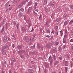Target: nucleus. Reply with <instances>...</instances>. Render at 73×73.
Returning a JSON list of instances; mask_svg holds the SVG:
<instances>
[{
    "mask_svg": "<svg viewBox=\"0 0 73 73\" xmlns=\"http://www.w3.org/2000/svg\"><path fill=\"white\" fill-rule=\"evenodd\" d=\"M28 71L29 73H33L34 70L33 69H29L28 70Z\"/></svg>",
    "mask_w": 73,
    "mask_h": 73,
    "instance_id": "16",
    "label": "nucleus"
},
{
    "mask_svg": "<svg viewBox=\"0 0 73 73\" xmlns=\"http://www.w3.org/2000/svg\"><path fill=\"white\" fill-rule=\"evenodd\" d=\"M19 11L21 12H24V10L23 8H20L19 9Z\"/></svg>",
    "mask_w": 73,
    "mask_h": 73,
    "instance_id": "22",
    "label": "nucleus"
},
{
    "mask_svg": "<svg viewBox=\"0 0 73 73\" xmlns=\"http://www.w3.org/2000/svg\"><path fill=\"white\" fill-rule=\"evenodd\" d=\"M49 61H50V65L51 66L52 64V63L53 62V57H52V56L50 55L48 58Z\"/></svg>",
    "mask_w": 73,
    "mask_h": 73,
    "instance_id": "4",
    "label": "nucleus"
},
{
    "mask_svg": "<svg viewBox=\"0 0 73 73\" xmlns=\"http://www.w3.org/2000/svg\"><path fill=\"white\" fill-rule=\"evenodd\" d=\"M31 26H32V24H31V23H29V24L28 25L27 27L29 28H30V27H31Z\"/></svg>",
    "mask_w": 73,
    "mask_h": 73,
    "instance_id": "29",
    "label": "nucleus"
},
{
    "mask_svg": "<svg viewBox=\"0 0 73 73\" xmlns=\"http://www.w3.org/2000/svg\"><path fill=\"white\" fill-rule=\"evenodd\" d=\"M73 21L72 20H71V21L69 23V25H71V24H72V23H73Z\"/></svg>",
    "mask_w": 73,
    "mask_h": 73,
    "instance_id": "35",
    "label": "nucleus"
},
{
    "mask_svg": "<svg viewBox=\"0 0 73 73\" xmlns=\"http://www.w3.org/2000/svg\"><path fill=\"white\" fill-rule=\"evenodd\" d=\"M20 57L21 58H24V56L23 55L21 54L20 55Z\"/></svg>",
    "mask_w": 73,
    "mask_h": 73,
    "instance_id": "27",
    "label": "nucleus"
},
{
    "mask_svg": "<svg viewBox=\"0 0 73 73\" xmlns=\"http://www.w3.org/2000/svg\"><path fill=\"white\" fill-rule=\"evenodd\" d=\"M33 39L32 38H29V41H32L33 40Z\"/></svg>",
    "mask_w": 73,
    "mask_h": 73,
    "instance_id": "25",
    "label": "nucleus"
},
{
    "mask_svg": "<svg viewBox=\"0 0 73 73\" xmlns=\"http://www.w3.org/2000/svg\"><path fill=\"white\" fill-rule=\"evenodd\" d=\"M36 36V35L35 34H34V35H33V38L34 40L35 39V36Z\"/></svg>",
    "mask_w": 73,
    "mask_h": 73,
    "instance_id": "48",
    "label": "nucleus"
},
{
    "mask_svg": "<svg viewBox=\"0 0 73 73\" xmlns=\"http://www.w3.org/2000/svg\"><path fill=\"white\" fill-rule=\"evenodd\" d=\"M37 4H38V3H37V2L35 3L34 5V8H36V7H37Z\"/></svg>",
    "mask_w": 73,
    "mask_h": 73,
    "instance_id": "31",
    "label": "nucleus"
},
{
    "mask_svg": "<svg viewBox=\"0 0 73 73\" xmlns=\"http://www.w3.org/2000/svg\"><path fill=\"white\" fill-rule=\"evenodd\" d=\"M19 16V17H21V16H22V13H19V14L18 15Z\"/></svg>",
    "mask_w": 73,
    "mask_h": 73,
    "instance_id": "36",
    "label": "nucleus"
},
{
    "mask_svg": "<svg viewBox=\"0 0 73 73\" xmlns=\"http://www.w3.org/2000/svg\"><path fill=\"white\" fill-rule=\"evenodd\" d=\"M1 52L3 55H5L6 54V52L3 49L1 50Z\"/></svg>",
    "mask_w": 73,
    "mask_h": 73,
    "instance_id": "15",
    "label": "nucleus"
},
{
    "mask_svg": "<svg viewBox=\"0 0 73 73\" xmlns=\"http://www.w3.org/2000/svg\"><path fill=\"white\" fill-rule=\"evenodd\" d=\"M25 50L23 49H22L20 50H19L18 52V54H22V53H25Z\"/></svg>",
    "mask_w": 73,
    "mask_h": 73,
    "instance_id": "6",
    "label": "nucleus"
},
{
    "mask_svg": "<svg viewBox=\"0 0 73 73\" xmlns=\"http://www.w3.org/2000/svg\"><path fill=\"white\" fill-rule=\"evenodd\" d=\"M55 44L56 46H58V45L59 44V42H56L55 43Z\"/></svg>",
    "mask_w": 73,
    "mask_h": 73,
    "instance_id": "37",
    "label": "nucleus"
},
{
    "mask_svg": "<svg viewBox=\"0 0 73 73\" xmlns=\"http://www.w3.org/2000/svg\"><path fill=\"white\" fill-rule=\"evenodd\" d=\"M34 9L36 11V12H38V9H36V8L34 7Z\"/></svg>",
    "mask_w": 73,
    "mask_h": 73,
    "instance_id": "51",
    "label": "nucleus"
},
{
    "mask_svg": "<svg viewBox=\"0 0 73 73\" xmlns=\"http://www.w3.org/2000/svg\"><path fill=\"white\" fill-rule=\"evenodd\" d=\"M23 5H24V2H22L21 4L17 6L16 7V8H17V9L18 8H19V9L20 8H21V7H23Z\"/></svg>",
    "mask_w": 73,
    "mask_h": 73,
    "instance_id": "5",
    "label": "nucleus"
},
{
    "mask_svg": "<svg viewBox=\"0 0 73 73\" xmlns=\"http://www.w3.org/2000/svg\"><path fill=\"white\" fill-rule=\"evenodd\" d=\"M19 23H18L17 25H16L17 29H18L19 28Z\"/></svg>",
    "mask_w": 73,
    "mask_h": 73,
    "instance_id": "55",
    "label": "nucleus"
},
{
    "mask_svg": "<svg viewBox=\"0 0 73 73\" xmlns=\"http://www.w3.org/2000/svg\"><path fill=\"white\" fill-rule=\"evenodd\" d=\"M70 9H73V5H70Z\"/></svg>",
    "mask_w": 73,
    "mask_h": 73,
    "instance_id": "32",
    "label": "nucleus"
},
{
    "mask_svg": "<svg viewBox=\"0 0 73 73\" xmlns=\"http://www.w3.org/2000/svg\"><path fill=\"white\" fill-rule=\"evenodd\" d=\"M12 47L13 48H15V44H13V43L12 44Z\"/></svg>",
    "mask_w": 73,
    "mask_h": 73,
    "instance_id": "50",
    "label": "nucleus"
},
{
    "mask_svg": "<svg viewBox=\"0 0 73 73\" xmlns=\"http://www.w3.org/2000/svg\"><path fill=\"white\" fill-rule=\"evenodd\" d=\"M31 48H33V49H35V45H34L33 46L31 47Z\"/></svg>",
    "mask_w": 73,
    "mask_h": 73,
    "instance_id": "57",
    "label": "nucleus"
},
{
    "mask_svg": "<svg viewBox=\"0 0 73 73\" xmlns=\"http://www.w3.org/2000/svg\"><path fill=\"white\" fill-rule=\"evenodd\" d=\"M55 1H52L50 3V5L51 7H53L54 5L55 4Z\"/></svg>",
    "mask_w": 73,
    "mask_h": 73,
    "instance_id": "7",
    "label": "nucleus"
},
{
    "mask_svg": "<svg viewBox=\"0 0 73 73\" xmlns=\"http://www.w3.org/2000/svg\"><path fill=\"white\" fill-rule=\"evenodd\" d=\"M61 20V19L60 18H57L56 20H55V22L57 23V22H59V21H60Z\"/></svg>",
    "mask_w": 73,
    "mask_h": 73,
    "instance_id": "14",
    "label": "nucleus"
},
{
    "mask_svg": "<svg viewBox=\"0 0 73 73\" xmlns=\"http://www.w3.org/2000/svg\"><path fill=\"white\" fill-rule=\"evenodd\" d=\"M44 72L45 73H46V69H45L44 71Z\"/></svg>",
    "mask_w": 73,
    "mask_h": 73,
    "instance_id": "64",
    "label": "nucleus"
},
{
    "mask_svg": "<svg viewBox=\"0 0 73 73\" xmlns=\"http://www.w3.org/2000/svg\"><path fill=\"white\" fill-rule=\"evenodd\" d=\"M36 47L38 49H40V48H41V45L40 44V43L37 42V46Z\"/></svg>",
    "mask_w": 73,
    "mask_h": 73,
    "instance_id": "10",
    "label": "nucleus"
},
{
    "mask_svg": "<svg viewBox=\"0 0 73 73\" xmlns=\"http://www.w3.org/2000/svg\"><path fill=\"white\" fill-rule=\"evenodd\" d=\"M4 31V27H3V28L2 29V30L1 31L0 33H3V32Z\"/></svg>",
    "mask_w": 73,
    "mask_h": 73,
    "instance_id": "28",
    "label": "nucleus"
},
{
    "mask_svg": "<svg viewBox=\"0 0 73 73\" xmlns=\"http://www.w3.org/2000/svg\"><path fill=\"white\" fill-rule=\"evenodd\" d=\"M9 40H10V38H9V37L5 36L4 37L3 40L4 42H6L7 41H9Z\"/></svg>",
    "mask_w": 73,
    "mask_h": 73,
    "instance_id": "3",
    "label": "nucleus"
},
{
    "mask_svg": "<svg viewBox=\"0 0 73 73\" xmlns=\"http://www.w3.org/2000/svg\"><path fill=\"white\" fill-rule=\"evenodd\" d=\"M20 1V0H14L13 1V3L14 4H15V3H16L17 2H19Z\"/></svg>",
    "mask_w": 73,
    "mask_h": 73,
    "instance_id": "24",
    "label": "nucleus"
},
{
    "mask_svg": "<svg viewBox=\"0 0 73 73\" xmlns=\"http://www.w3.org/2000/svg\"><path fill=\"white\" fill-rule=\"evenodd\" d=\"M24 1V3L25 4H27V3H28V1L27 0H26L25 1Z\"/></svg>",
    "mask_w": 73,
    "mask_h": 73,
    "instance_id": "53",
    "label": "nucleus"
},
{
    "mask_svg": "<svg viewBox=\"0 0 73 73\" xmlns=\"http://www.w3.org/2000/svg\"><path fill=\"white\" fill-rule=\"evenodd\" d=\"M65 71L66 72H67L68 71V68L67 67H65Z\"/></svg>",
    "mask_w": 73,
    "mask_h": 73,
    "instance_id": "41",
    "label": "nucleus"
},
{
    "mask_svg": "<svg viewBox=\"0 0 73 73\" xmlns=\"http://www.w3.org/2000/svg\"><path fill=\"white\" fill-rule=\"evenodd\" d=\"M63 43L64 44H66V39H63Z\"/></svg>",
    "mask_w": 73,
    "mask_h": 73,
    "instance_id": "33",
    "label": "nucleus"
},
{
    "mask_svg": "<svg viewBox=\"0 0 73 73\" xmlns=\"http://www.w3.org/2000/svg\"><path fill=\"white\" fill-rule=\"evenodd\" d=\"M47 3H48V1L46 0H44V3L45 4H47Z\"/></svg>",
    "mask_w": 73,
    "mask_h": 73,
    "instance_id": "38",
    "label": "nucleus"
},
{
    "mask_svg": "<svg viewBox=\"0 0 73 73\" xmlns=\"http://www.w3.org/2000/svg\"><path fill=\"white\" fill-rule=\"evenodd\" d=\"M51 52L52 53H56L57 52V49L56 48H55L54 49H53L52 50H51Z\"/></svg>",
    "mask_w": 73,
    "mask_h": 73,
    "instance_id": "12",
    "label": "nucleus"
},
{
    "mask_svg": "<svg viewBox=\"0 0 73 73\" xmlns=\"http://www.w3.org/2000/svg\"><path fill=\"white\" fill-rule=\"evenodd\" d=\"M56 32H55V34L56 35V36H58V31H57V30H56Z\"/></svg>",
    "mask_w": 73,
    "mask_h": 73,
    "instance_id": "45",
    "label": "nucleus"
},
{
    "mask_svg": "<svg viewBox=\"0 0 73 73\" xmlns=\"http://www.w3.org/2000/svg\"><path fill=\"white\" fill-rule=\"evenodd\" d=\"M65 47H66V45H64L63 46V47H62V49H64V48H65Z\"/></svg>",
    "mask_w": 73,
    "mask_h": 73,
    "instance_id": "54",
    "label": "nucleus"
},
{
    "mask_svg": "<svg viewBox=\"0 0 73 73\" xmlns=\"http://www.w3.org/2000/svg\"><path fill=\"white\" fill-rule=\"evenodd\" d=\"M46 37H47L48 38H50V36L49 35H47L46 36Z\"/></svg>",
    "mask_w": 73,
    "mask_h": 73,
    "instance_id": "60",
    "label": "nucleus"
},
{
    "mask_svg": "<svg viewBox=\"0 0 73 73\" xmlns=\"http://www.w3.org/2000/svg\"><path fill=\"white\" fill-rule=\"evenodd\" d=\"M67 35H65L64 36V38H66V37H67Z\"/></svg>",
    "mask_w": 73,
    "mask_h": 73,
    "instance_id": "58",
    "label": "nucleus"
},
{
    "mask_svg": "<svg viewBox=\"0 0 73 73\" xmlns=\"http://www.w3.org/2000/svg\"><path fill=\"white\" fill-rule=\"evenodd\" d=\"M44 66H45V68H48L49 67V64H45L44 65Z\"/></svg>",
    "mask_w": 73,
    "mask_h": 73,
    "instance_id": "18",
    "label": "nucleus"
},
{
    "mask_svg": "<svg viewBox=\"0 0 73 73\" xmlns=\"http://www.w3.org/2000/svg\"><path fill=\"white\" fill-rule=\"evenodd\" d=\"M9 48V46L7 45H5V46H2V49H7Z\"/></svg>",
    "mask_w": 73,
    "mask_h": 73,
    "instance_id": "11",
    "label": "nucleus"
},
{
    "mask_svg": "<svg viewBox=\"0 0 73 73\" xmlns=\"http://www.w3.org/2000/svg\"><path fill=\"white\" fill-rule=\"evenodd\" d=\"M46 33H49V34L50 33V30L49 29H46Z\"/></svg>",
    "mask_w": 73,
    "mask_h": 73,
    "instance_id": "19",
    "label": "nucleus"
},
{
    "mask_svg": "<svg viewBox=\"0 0 73 73\" xmlns=\"http://www.w3.org/2000/svg\"><path fill=\"white\" fill-rule=\"evenodd\" d=\"M55 45V44L53 42H52L51 43H49L48 44H47L46 45V47L47 48H48L49 49H50V47L51 46H54V45Z\"/></svg>",
    "mask_w": 73,
    "mask_h": 73,
    "instance_id": "2",
    "label": "nucleus"
},
{
    "mask_svg": "<svg viewBox=\"0 0 73 73\" xmlns=\"http://www.w3.org/2000/svg\"><path fill=\"white\" fill-rule=\"evenodd\" d=\"M70 66L71 67V68L73 67V62L72 61H71L70 62Z\"/></svg>",
    "mask_w": 73,
    "mask_h": 73,
    "instance_id": "30",
    "label": "nucleus"
},
{
    "mask_svg": "<svg viewBox=\"0 0 73 73\" xmlns=\"http://www.w3.org/2000/svg\"><path fill=\"white\" fill-rule=\"evenodd\" d=\"M24 20H25L27 18V17L26 16V15H25L24 16Z\"/></svg>",
    "mask_w": 73,
    "mask_h": 73,
    "instance_id": "47",
    "label": "nucleus"
},
{
    "mask_svg": "<svg viewBox=\"0 0 73 73\" xmlns=\"http://www.w3.org/2000/svg\"><path fill=\"white\" fill-rule=\"evenodd\" d=\"M58 50L59 52H61V50H62V49L61 46H60L58 48Z\"/></svg>",
    "mask_w": 73,
    "mask_h": 73,
    "instance_id": "20",
    "label": "nucleus"
},
{
    "mask_svg": "<svg viewBox=\"0 0 73 73\" xmlns=\"http://www.w3.org/2000/svg\"><path fill=\"white\" fill-rule=\"evenodd\" d=\"M34 30V29H33V27L32 28V29L31 30H29V31H30V32H33V31Z\"/></svg>",
    "mask_w": 73,
    "mask_h": 73,
    "instance_id": "44",
    "label": "nucleus"
},
{
    "mask_svg": "<svg viewBox=\"0 0 73 73\" xmlns=\"http://www.w3.org/2000/svg\"><path fill=\"white\" fill-rule=\"evenodd\" d=\"M28 53H29H29L28 52H27V54H26V52H25V53H24V54L25 56L26 57L28 58L29 56V54H28Z\"/></svg>",
    "mask_w": 73,
    "mask_h": 73,
    "instance_id": "17",
    "label": "nucleus"
},
{
    "mask_svg": "<svg viewBox=\"0 0 73 73\" xmlns=\"http://www.w3.org/2000/svg\"><path fill=\"white\" fill-rule=\"evenodd\" d=\"M65 33H66V34L67 35H68V33H69V32H68V31H67V30H65Z\"/></svg>",
    "mask_w": 73,
    "mask_h": 73,
    "instance_id": "39",
    "label": "nucleus"
},
{
    "mask_svg": "<svg viewBox=\"0 0 73 73\" xmlns=\"http://www.w3.org/2000/svg\"><path fill=\"white\" fill-rule=\"evenodd\" d=\"M53 60L54 61V65H56L58 64V62L57 61V60H56V54H54L53 55Z\"/></svg>",
    "mask_w": 73,
    "mask_h": 73,
    "instance_id": "1",
    "label": "nucleus"
},
{
    "mask_svg": "<svg viewBox=\"0 0 73 73\" xmlns=\"http://www.w3.org/2000/svg\"><path fill=\"white\" fill-rule=\"evenodd\" d=\"M31 4H32V3L31 2H29L28 3V6H29V5H31Z\"/></svg>",
    "mask_w": 73,
    "mask_h": 73,
    "instance_id": "43",
    "label": "nucleus"
},
{
    "mask_svg": "<svg viewBox=\"0 0 73 73\" xmlns=\"http://www.w3.org/2000/svg\"><path fill=\"white\" fill-rule=\"evenodd\" d=\"M60 9H61L60 8V7H59V8H58L56 9L57 11L59 12V11H60Z\"/></svg>",
    "mask_w": 73,
    "mask_h": 73,
    "instance_id": "42",
    "label": "nucleus"
},
{
    "mask_svg": "<svg viewBox=\"0 0 73 73\" xmlns=\"http://www.w3.org/2000/svg\"><path fill=\"white\" fill-rule=\"evenodd\" d=\"M22 30L23 32H26L27 30L24 27L22 28Z\"/></svg>",
    "mask_w": 73,
    "mask_h": 73,
    "instance_id": "23",
    "label": "nucleus"
},
{
    "mask_svg": "<svg viewBox=\"0 0 73 73\" xmlns=\"http://www.w3.org/2000/svg\"><path fill=\"white\" fill-rule=\"evenodd\" d=\"M32 7H29L27 11V13H30L32 11Z\"/></svg>",
    "mask_w": 73,
    "mask_h": 73,
    "instance_id": "9",
    "label": "nucleus"
},
{
    "mask_svg": "<svg viewBox=\"0 0 73 73\" xmlns=\"http://www.w3.org/2000/svg\"><path fill=\"white\" fill-rule=\"evenodd\" d=\"M11 8H9V9H6V11H11Z\"/></svg>",
    "mask_w": 73,
    "mask_h": 73,
    "instance_id": "49",
    "label": "nucleus"
},
{
    "mask_svg": "<svg viewBox=\"0 0 73 73\" xmlns=\"http://www.w3.org/2000/svg\"><path fill=\"white\" fill-rule=\"evenodd\" d=\"M59 60H60V61H62V56H60L58 58Z\"/></svg>",
    "mask_w": 73,
    "mask_h": 73,
    "instance_id": "40",
    "label": "nucleus"
},
{
    "mask_svg": "<svg viewBox=\"0 0 73 73\" xmlns=\"http://www.w3.org/2000/svg\"><path fill=\"white\" fill-rule=\"evenodd\" d=\"M11 61H13V62H16V59L13 58H11Z\"/></svg>",
    "mask_w": 73,
    "mask_h": 73,
    "instance_id": "21",
    "label": "nucleus"
},
{
    "mask_svg": "<svg viewBox=\"0 0 73 73\" xmlns=\"http://www.w3.org/2000/svg\"><path fill=\"white\" fill-rule=\"evenodd\" d=\"M67 16V15H66V14H65L64 15H63V17H66Z\"/></svg>",
    "mask_w": 73,
    "mask_h": 73,
    "instance_id": "52",
    "label": "nucleus"
},
{
    "mask_svg": "<svg viewBox=\"0 0 73 73\" xmlns=\"http://www.w3.org/2000/svg\"><path fill=\"white\" fill-rule=\"evenodd\" d=\"M70 41L71 42H73V39H71Z\"/></svg>",
    "mask_w": 73,
    "mask_h": 73,
    "instance_id": "61",
    "label": "nucleus"
},
{
    "mask_svg": "<svg viewBox=\"0 0 73 73\" xmlns=\"http://www.w3.org/2000/svg\"><path fill=\"white\" fill-rule=\"evenodd\" d=\"M24 39L25 41L27 42L29 41V38L27 37V36H25L24 37Z\"/></svg>",
    "mask_w": 73,
    "mask_h": 73,
    "instance_id": "13",
    "label": "nucleus"
},
{
    "mask_svg": "<svg viewBox=\"0 0 73 73\" xmlns=\"http://www.w3.org/2000/svg\"><path fill=\"white\" fill-rule=\"evenodd\" d=\"M68 24V22L67 21H66L64 22V25H67Z\"/></svg>",
    "mask_w": 73,
    "mask_h": 73,
    "instance_id": "34",
    "label": "nucleus"
},
{
    "mask_svg": "<svg viewBox=\"0 0 73 73\" xmlns=\"http://www.w3.org/2000/svg\"><path fill=\"white\" fill-rule=\"evenodd\" d=\"M8 5H7V4H6V5H5V8H7L8 7Z\"/></svg>",
    "mask_w": 73,
    "mask_h": 73,
    "instance_id": "46",
    "label": "nucleus"
},
{
    "mask_svg": "<svg viewBox=\"0 0 73 73\" xmlns=\"http://www.w3.org/2000/svg\"><path fill=\"white\" fill-rule=\"evenodd\" d=\"M54 31H52L51 33H53V34H54Z\"/></svg>",
    "mask_w": 73,
    "mask_h": 73,
    "instance_id": "62",
    "label": "nucleus"
},
{
    "mask_svg": "<svg viewBox=\"0 0 73 73\" xmlns=\"http://www.w3.org/2000/svg\"><path fill=\"white\" fill-rule=\"evenodd\" d=\"M23 47L24 46L23 45H20L18 46L17 47V49L20 50L21 49H23Z\"/></svg>",
    "mask_w": 73,
    "mask_h": 73,
    "instance_id": "8",
    "label": "nucleus"
},
{
    "mask_svg": "<svg viewBox=\"0 0 73 73\" xmlns=\"http://www.w3.org/2000/svg\"><path fill=\"white\" fill-rule=\"evenodd\" d=\"M68 62L67 61H66L65 62V63L64 64L66 66H68Z\"/></svg>",
    "mask_w": 73,
    "mask_h": 73,
    "instance_id": "26",
    "label": "nucleus"
},
{
    "mask_svg": "<svg viewBox=\"0 0 73 73\" xmlns=\"http://www.w3.org/2000/svg\"><path fill=\"white\" fill-rule=\"evenodd\" d=\"M1 73H5V71H4L2 70L1 71Z\"/></svg>",
    "mask_w": 73,
    "mask_h": 73,
    "instance_id": "63",
    "label": "nucleus"
},
{
    "mask_svg": "<svg viewBox=\"0 0 73 73\" xmlns=\"http://www.w3.org/2000/svg\"><path fill=\"white\" fill-rule=\"evenodd\" d=\"M46 26H48L49 25V23H46Z\"/></svg>",
    "mask_w": 73,
    "mask_h": 73,
    "instance_id": "59",
    "label": "nucleus"
},
{
    "mask_svg": "<svg viewBox=\"0 0 73 73\" xmlns=\"http://www.w3.org/2000/svg\"><path fill=\"white\" fill-rule=\"evenodd\" d=\"M54 14H52L51 15V17H52H52H54Z\"/></svg>",
    "mask_w": 73,
    "mask_h": 73,
    "instance_id": "56",
    "label": "nucleus"
}]
</instances>
